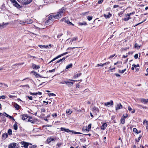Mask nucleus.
<instances>
[{"label": "nucleus", "mask_w": 148, "mask_h": 148, "mask_svg": "<svg viewBox=\"0 0 148 148\" xmlns=\"http://www.w3.org/2000/svg\"><path fill=\"white\" fill-rule=\"evenodd\" d=\"M65 11L64 9L63 8H62L57 14H53L50 15L49 17V19L46 21L45 22L46 25H47L48 23L50 21H53L55 19H58L60 18L64 14Z\"/></svg>", "instance_id": "nucleus-1"}, {"label": "nucleus", "mask_w": 148, "mask_h": 148, "mask_svg": "<svg viewBox=\"0 0 148 148\" xmlns=\"http://www.w3.org/2000/svg\"><path fill=\"white\" fill-rule=\"evenodd\" d=\"M65 11L64 9L63 8H62L57 14H53L50 15L49 17V19L46 21L45 22L46 25H47L48 23L50 21H53L55 19H58L60 18L64 14Z\"/></svg>", "instance_id": "nucleus-2"}, {"label": "nucleus", "mask_w": 148, "mask_h": 148, "mask_svg": "<svg viewBox=\"0 0 148 148\" xmlns=\"http://www.w3.org/2000/svg\"><path fill=\"white\" fill-rule=\"evenodd\" d=\"M21 144L22 145L21 146L22 147H24V148H28V146L29 145H32V144L27 143L24 141L21 142Z\"/></svg>", "instance_id": "nucleus-3"}, {"label": "nucleus", "mask_w": 148, "mask_h": 148, "mask_svg": "<svg viewBox=\"0 0 148 148\" xmlns=\"http://www.w3.org/2000/svg\"><path fill=\"white\" fill-rule=\"evenodd\" d=\"M19 2L23 5H27L32 1V0H19Z\"/></svg>", "instance_id": "nucleus-4"}, {"label": "nucleus", "mask_w": 148, "mask_h": 148, "mask_svg": "<svg viewBox=\"0 0 148 148\" xmlns=\"http://www.w3.org/2000/svg\"><path fill=\"white\" fill-rule=\"evenodd\" d=\"M60 83L62 84H66L69 87H71L73 86L74 82H70L69 81H63L60 82Z\"/></svg>", "instance_id": "nucleus-5"}, {"label": "nucleus", "mask_w": 148, "mask_h": 148, "mask_svg": "<svg viewBox=\"0 0 148 148\" xmlns=\"http://www.w3.org/2000/svg\"><path fill=\"white\" fill-rule=\"evenodd\" d=\"M113 101L112 100H111L109 102L104 103V105L106 106L109 107L111 105H113Z\"/></svg>", "instance_id": "nucleus-6"}, {"label": "nucleus", "mask_w": 148, "mask_h": 148, "mask_svg": "<svg viewBox=\"0 0 148 148\" xmlns=\"http://www.w3.org/2000/svg\"><path fill=\"white\" fill-rule=\"evenodd\" d=\"M18 145L16 143H13L10 144L8 146V148H15Z\"/></svg>", "instance_id": "nucleus-7"}, {"label": "nucleus", "mask_w": 148, "mask_h": 148, "mask_svg": "<svg viewBox=\"0 0 148 148\" xmlns=\"http://www.w3.org/2000/svg\"><path fill=\"white\" fill-rule=\"evenodd\" d=\"M60 130L62 131L65 132L67 133L71 132V131L69 129H66L65 128L62 127L60 129Z\"/></svg>", "instance_id": "nucleus-8"}, {"label": "nucleus", "mask_w": 148, "mask_h": 148, "mask_svg": "<svg viewBox=\"0 0 148 148\" xmlns=\"http://www.w3.org/2000/svg\"><path fill=\"white\" fill-rule=\"evenodd\" d=\"M55 140L54 138H52V137H49L47 138V143L50 144L52 141H54Z\"/></svg>", "instance_id": "nucleus-9"}, {"label": "nucleus", "mask_w": 148, "mask_h": 148, "mask_svg": "<svg viewBox=\"0 0 148 148\" xmlns=\"http://www.w3.org/2000/svg\"><path fill=\"white\" fill-rule=\"evenodd\" d=\"M31 73L33 74V75L35 76V77L36 78L39 77H41L40 75L37 73L36 72L34 71H32L31 72Z\"/></svg>", "instance_id": "nucleus-10"}, {"label": "nucleus", "mask_w": 148, "mask_h": 148, "mask_svg": "<svg viewBox=\"0 0 148 148\" xmlns=\"http://www.w3.org/2000/svg\"><path fill=\"white\" fill-rule=\"evenodd\" d=\"M128 110L132 113H134L135 112V110L134 108H132L130 106H128Z\"/></svg>", "instance_id": "nucleus-11"}, {"label": "nucleus", "mask_w": 148, "mask_h": 148, "mask_svg": "<svg viewBox=\"0 0 148 148\" xmlns=\"http://www.w3.org/2000/svg\"><path fill=\"white\" fill-rule=\"evenodd\" d=\"M32 67L34 69H38L40 68V66L39 65H36V64H32Z\"/></svg>", "instance_id": "nucleus-12"}, {"label": "nucleus", "mask_w": 148, "mask_h": 148, "mask_svg": "<svg viewBox=\"0 0 148 148\" xmlns=\"http://www.w3.org/2000/svg\"><path fill=\"white\" fill-rule=\"evenodd\" d=\"M122 108V106L120 103L118 104L117 106H116L115 107V109H116V110H117L119 109H121Z\"/></svg>", "instance_id": "nucleus-13"}, {"label": "nucleus", "mask_w": 148, "mask_h": 148, "mask_svg": "<svg viewBox=\"0 0 148 148\" xmlns=\"http://www.w3.org/2000/svg\"><path fill=\"white\" fill-rule=\"evenodd\" d=\"M12 3L14 6L17 7L18 8H20V5L17 3V2L15 0L14 1V2H13Z\"/></svg>", "instance_id": "nucleus-14"}, {"label": "nucleus", "mask_w": 148, "mask_h": 148, "mask_svg": "<svg viewBox=\"0 0 148 148\" xmlns=\"http://www.w3.org/2000/svg\"><path fill=\"white\" fill-rule=\"evenodd\" d=\"M27 114H23L20 116V117L21 119L23 120H26V119H27Z\"/></svg>", "instance_id": "nucleus-15"}, {"label": "nucleus", "mask_w": 148, "mask_h": 148, "mask_svg": "<svg viewBox=\"0 0 148 148\" xmlns=\"http://www.w3.org/2000/svg\"><path fill=\"white\" fill-rule=\"evenodd\" d=\"M8 136V134L6 133H5L3 134L2 136V138L3 139L5 140L7 138Z\"/></svg>", "instance_id": "nucleus-16"}, {"label": "nucleus", "mask_w": 148, "mask_h": 148, "mask_svg": "<svg viewBox=\"0 0 148 148\" xmlns=\"http://www.w3.org/2000/svg\"><path fill=\"white\" fill-rule=\"evenodd\" d=\"M125 17L124 18V20L126 21H128L129 19H130V17L129 15H128L127 14L125 16Z\"/></svg>", "instance_id": "nucleus-17"}, {"label": "nucleus", "mask_w": 148, "mask_h": 148, "mask_svg": "<svg viewBox=\"0 0 148 148\" xmlns=\"http://www.w3.org/2000/svg\"><path fill=\"white\" fill-rule=\"evenodd\" d=\"M141 101L144 104H146L148 103V99H141Z\"/></svg>", "instance_id": "nucleus-18"}, {"label": "nucleus", "mask_w": 148, "mask_h": 148, "mask_svg": "<svg viewBox=\"0 0 148 148\" xmlns=\"http://www.w3.org/2000/svg\"><path fill=\"white\" fill-rule=\"evenodd\" d=\"M9 24V23H3L2 25H1L0 24V28H3L4 27V26H5L6 25Z\"/></svg>", "instance_id": "nucleus-19"}, {"label": "nucleus", "mask_w": 148, "mask_h": 148, "mask_svg": "<svg viewBox=\"0 0 148 148\" xmlns=\"http://www.w3.org/2000/svg\"><path fill=\"white\" fill-rule=\"evenodd\" d=\"M3 114L4 116H5L9 118V119H14L13 118L12 116L9 115L6 113L4 112Z\"/></svg>", "instance_id": "nucleus-20"}, {"label": "nucleus", "mask_w": 148, "mask_h": 148, "mask_svg": "<svg viewBox=\"0 0 148 148\" xmlns=\"http://www.w3.org/2000/svg\"><path fill=\"white\" fill-rule=\"evenodd\" d=\"M107 126V124L106 123H103L102 126L101 127V128L102 130H105Z\"/></svg>", "instance_id": "nucleus-21"}, {"label": "nucleus", "mask_w": 148, "mask_h": 148, "mask_svg": "<svg viewBox=\"0 0 148 148\" xmlns=\"http://www.w3.org/2000/svg\"><path fill=\"white\" fill-rule=\"evenodd\" d=\"M112 15L110 13H109L108 15H106L105 14H103V16L106 18H109Z\"/></svg>", "instance_id": "nucleus-22"}, {"label": "nucleus", "mask_w": 148, "mask_h": 148, "mask_svg": "<svg viewBox=\"0 0 148 148\" xmlns=\"http://www.w3.org/2000/svg\"><path fill=\"white\" fill-rule=\"evenodd\" d=\"M82 132H89L87 129V128L86 126V127H84L82 129Z\"/></svg>", "instance_id": "nucleus-23"}, {"label": "nucleus", "mask_w": 148, "mask_h": 148, "mask_svg": "<svg viewBox=\"0 0 148 148\" xmlns=\"http://www.w3.org/2000/svg\"><path fill=\"white\" fill-rule=\"evenodd\" d=\"M82 75L81 73H79L78 74H77L73 76V78L74 79H75L76 78L78 77H79L80 76H81Z\"/></svg>", "instance_id": "nucleus-24"}, {"label": "nucleus", "mask_w": 148, "mask_h": 148, "mask_svg": "<svg viewBox=\"0 0 148 148\" xmlns=\"http://www.w3.org/2000/svg\"><path fill=\"white\" fill-rule=\"evenodd\" d=\"M14 106L15 108V109H16V110L19 109V108L20 107V106L18 104L16 103H15V104H14Z\"/></svg>", "instance_id": "nucleus-25"}, {"label": "nucleus", "mask_w": 148, "mask_h": 148, "mask_svg": "<svg viewBox=\"0 0 148 148\" xmlns=\"http://www.w3.org/2000/svg\"><path fill=\"white\" fill-rule=\"evenodd\" d=\"M73 64H70L67 65L66 68V69H69L71 68L72 67Z\"/></svg>", "instance_id": "nucleus-26"}, {"label": "nucleus", "mask_w": 148, "mask_h": 148, "mask_svg": "<svg viewBox=\"0 0 148 148\" xmlns=\"http://www.w3.org/2000/svg\"><path fill=\"white\" fill-rule=\"evenodd\" d=\"M111 66H110V67L109 68V69L108 71H110L111 72H112L113 71V70H115V67H114L113 68H111Z\"/></svg>", "instance_id": "nucleus-27"}, {"label": "nucleus", "mask_w": 148, "mask_h": 148, "mask_svg": "<svg viewBox=\"0 0 148 148\" xmlns=\"http://www.w3.org/2000/svg\"><path fill=\"white\" fill-rule=\"evenodd\" d=\"M78 25H87L86 23L85 22H84L82 23L79 22L78 23Z\"/></svg>", "instance_id": "nucleus-28"}, {"label": "nucleus", "mask_w": 148, "mask_h": 148, "mask_svg": "<svg viewBox=\"0 0 148 148\" xmlns=\"http://www.w3.org/2000/svg\"><path fill=\"white\" fill-rule=\"evenodd\" d=\"M33 22L32 20L30 19H28L26 21V23L28 24H31Z\"/></svg>", "instance_id": "nucleus-29"}, {"label": "nucleus", "mask_w": 148, "mask_h": 148, "mask_svg": "<svg viewBox=\"0 0 148 148\" xmlns=\"http://www.w3.org/2000/svg\"><path fill=\"white\" fill-rule=\"evenodd\" d=\"M146 123L147 125L146 126V128L147 130L148 131V121H147L146 120H145L143 121V123Z\"/></svg>", "instance_id": "nucleus-30"}, {"label": "nucleus", "mask_w": 148, "mask_h": 148, "mask_svg": "<svg viewBox=\"0 0 148 148\" xmlns=\"http://www.w3.org/2000/svg\"><path fill=\"white\" fill-rule=\"evenodd\" d=\"M92 109L93 110L97 111V112H99V109L95 106Z\"/></svg>", "instance_id": "nucleus-31"}, {"label": "nucleus", "mask_w": 148, "mask_h": 148, "mask_svg": "<svg viewBox=\"0 0 148 148\" xmlns=\"http://www.w3.org/2000/svg\"><path fill=\"white\" fill-rule=\"evenodd\" d=\"M121 123L122 124H124L125 123V119L124 118H122L121 119Z\"/></svg>", "instance_id": "nucleus-32"}, {"label": "nucleus", "mask_w": 148, "mask_h": 148, "mask_svg": "<svg viewBox=\"0 0 148 148\" xmlns=\"http://www.w3.org/2000/svg\"><path fill=\"white\" fill-rule=\"evenodd\" d=\"M126 70V69H125L123 70H119L118 72L119 73L123 74V73Z\"/></svg>", "instance_id": "nucleus-33"}, {"label": "nucleus", "mask_w": 148, "mask_h": 148, "mask_svg": "<svg viewBox=\"0 0 148 148\" xmlns=\"http://www.w3.org/2000/svg\"><path fill=\"white\" fill-rule=\"evenodd\" d=\"M8 134L11 135L12 134V130L11 129H9L8 131Z\"/></svg>", "instance_id": "nucleus-34"}, {"label": "nucleus", "mask_w": 148, "mask_h": 148, "mask_svg": "<svg viewBox=\"0 0 148 148\" xmlns=\"http://www.w3.org/2000/svg\"><path fill=\"white\" fill-rule=\"evenodd\" d=\"M39 47L41 48H47L48 47V46L47 45H39Z\"/></svg>", "instance_id": "nucleus-35"}, {"label": "nucleus", "mask_w": 148, "mask_h": 148, "mask_svg": "<svg viewBox=\"0 0 148 148\" xmlns=\"http://www.w3.org/2000/svg\"><path fill=\"white\" fill-rule=\"evenodd\" d=\"M77 39V37H75L71 39L70 40V42H71V44H72V42H73V41H76Z\"/></svg>", "instance_id": "nucleus-36"}, {"label": "nucleus", "mask_w": 148, "mask_h": 148, "mask_svg": "<svg viewBox=\"0 0 148 148\" xmlns=\"http://www.w3.org/2000/svg\"><path fill=\"white\" fill-rule=\"evenodd\" d=\"M140 46H139L136 43H135L134 45V47L136 48L137 49H139L140 48Z\"/></svg>", "instance_id": "nucleus-37"}, {"label": "nucleus", "mask_w": 148, "mask_h": 148, "mask_svg": "<svg viewBox=\"0 0 148 148\" xmlns=\"http://www.w3.org/2000/svg\"><path fill=\"white\" fill-rule=\"evenodd\" d=\"M66 113L68 114H71L72 113V111L70 110H67L66 111Z\"/></svg>", "instance_id": "nucleus-38"}, {"label": "nucleus", "mask_w": 148, "mask_h": 148, "mask_svg": "<svg viewBox=\"0 0 148 148\" xmlns=\"http://www.w3.org/2000/svg\"><path fill=\"white\" fill-rule=\"evenodd\" d=\"M62 56H63L62 55V54H61L60 55H59L58 56H57L56 57V58H53V60H55Z\"/></svg>", "instance_id": "nucleus-39"}, {"label": "nucleus", "mask_w": 148, "mask_h": 148, "mask_svg": "<svg viewBox=\"0 0 148 148\" xmlns=\"http://www.w3.org/2000/svg\"><path fill=\"white\" fill-rule=\"evenodd\" d=\"M142 137V135H139V137L138 138V139H136V140L137 142H139L140 139L141 138V137Z\"/></svg>", "instance_id": "nucleus-40"}, {"label": "nucleus", "mask_w": 148, "mask_h": 148, "mask_svg": "<svg viewBox=\"0 0 148 148\" xmlns=\"http://www.w3.org/2000/svg\"><path fill=\"white\" fill-rule=\"evenodd\" d=\"M71 132H72V133L73 134H82V133H81L80 132H75L74 131H71Z\"/></svg>", "instance_id": "nucleus-41"}, {"label": "nucleus", "mask_w": 148, "mask_h": 148, "mask_svg": "<svg viewBox=\"0 0 148 148\" xmlns=\"http://www.w3.org/2000/svg\"><path fill=\"white\" fill-rule=\"evenodd\" d=\"M91 124H89L88 125V127H87V129L89 131L90 130L91 128Z\"/></svg>", "instance_id": "nucleus-42"}, {"label": "nucleus", "mask_w": 148, "mask_h": 148, "mask_svg": "<svg viewBox=\"0 0 148 148\" xmlns=\"http://www.w3.org/2000/svg\"><path fill=\"white\" fill-rule=\"evenodd\" d=\"M14 128L15 130L17 129V125L16 124H14Z\"/></svg>", "instance_id": "nucleus-43"}, {"label": "nucleus", "mask_w": 148, "mask_h": 148, "mask_svg": "<svg viewBox=\"0 0 148 148\" xmlns=\"http://www.w3.org/2000/svg\"><path fill=\"white\" fill-rule=\"evenodd\" d=\"M21 87L22 88H24L25 87H27L28 88H29V86L28 85H21Z\"/></svg>", "instance_id": "nucleus-44"}, {"label": "nucleus", "mask_w": 148, "mask_h": 148, "mask_svg": "<svg viewBox=\"0 0 148 148\" xmlns=\"http://www.w3.org/2000/svg\"><path fill=\"white\" fill-rule=\"evenodd\" d=\"M31 146L29 147L30 148H35L37 147V146L36 145H31Z\"/></svg>", "instance_id": "nucleus-45"}, {"label": "nucleus", "mask_w": 148, "mask_h": 148, "mask_svg": "<svg viewBox=\"0 0 148 148\" xmlns=\"http://www.w3.org/2000/svg\"><path fill=\"white\" fill-rule=\"evenodd\" d=\"M87 19L89 21L91 20L92 19V16H88L87 17Z\"/></svg>", "instance_id": "nucleus-46"}, {"label": "nucleus", "mask_w": 148, "mask_h": 148, "mask_svg": "<svg viewBox=\"0 0 148 148\" xmlns=\"http://www.w3.org/2000/svg\"><path fill=\"white\" fill-rule=\"evenodd\" d=\"M139 66V64H138L136 65L135 64H133L132 65V66L134 67L135 68H136V67H138Z\"/></svg>", "instance_id": "nucleus-47"}, {"label": "nucleus", "mask_w": 148, "mask_h": 148, "mask_svg": "<svg viewBox=\"0 0 148 148\" xmlns=\"http://www.w3.org/2000/svg\"><path fill=\"white\" fill-rule=\"evenodd\" d=\"M138 107L139 108H140V107H142L144 109H147V107L145 106H142L139 105H138Z\"/></svg>", "instance_id": "nucleus-48"}, {"label": "nucleus", "mask_w": 148, "mask_h": 148, "mask_svg": "<svg viewBox=\"0 0 148 148\" xmlns=\"http://www.w3.org/2000/svg\"><path fill=\"white\" fill-rule=\"evenodd\" d=\"M133 132H134L135 133H137V132L138 131L136 128H134L133 129Z\"/></svg>", "instance_id": "nucleus-49"}, {"label": "nucleus", "mask_w": 148, "mask_h": 148, "mask_svg": "<svg viewBox=\"0 0 148 148\" xmlns=\"http://www.w3.org/2000/svg\"><path fill=\"white\" fill-rule=\"evenodd\" d=\"M25 23V22L24 21H20L19 22V23L20 24H22L23 25H24Z\"/></svg>", "instance_id": "nucleus-50"}, {"label": "nucleus", "mask_w": 148, "mask_h": 148, "mask_svg": "<svg viewBox=\"0 0 148 148\" xmlns=\"http://www.w3.org/2000/svg\"><path fill=\"white\" fill-rule=\"evenodd\" d=\"M5 98V97L4 95H3L2 96H0V99H4Z\"/></svg>", "instance_id": "nucleus-51"}, {"label": "nucleus", "mask_w": 148, "mask_h": 148, "mask_svg": "<svg viewBox=\"0 0 148 148\" xmlns=\"http://www.w3.org/2000/svg\"><path fill=\"white\" fill-rule=\"evenodd\" d=\"M48 95L49 96H56V95L54 93H49L48 94Z\"/></svg>", "instance_id": "nucleus-52"}, {"label": "nucleus", "mask_w": 148, "mask_h": 148, "mask_svg": "<svg viewBox=\"0 0 148 148\" xmlns=\"http://www.w3.org/2000/svg\"><path fill=\"white\" fill-rule=\"evenodd\" d=\"M55 71V69H54L52 70H49V73L53 72H54Z\"/></svg>", "instance_id": "nucleus-53"}, {"label": "nucleus", "mask_w": 148, "mask_h": 148, "mask_svg": "<svg viewBox=\"0 0 148 148\" xmlns=\"http://www.w3.org/2000/svg\"><path fill=\"white\" fill-rule=\"evenodd\" d=\"M65 59V57H64L62 59H60V60H60V62H62L63 61H64Z\"/></svg>", "instance_id": "nucleus-54"}, {"label": "nucleus", "mask_w": 148, "mask_h": 148, "mask_svg": "<svg viewBox=\"0 0 148 148\" xmlns=\"http://www.w3.org/2000/svg\"><path fill=\"white\" fill-rule=\"evenodd\" d=\"M42 93L40 92H37L36 93V95H41Z\"/></svg>", "instance_id": "nucleus-55"}, {"label": "nucleus", "mask_w": 148, "mask_h": 148, "mask_svg": "<svg viewBox=\"0 0 148 148\" xmlns=\"http://www.w3.org/2000/svg\"><path fill=\"white\" fill-rule=\"evenodd\" d=\"M52 116L54 117H56L57 116V114L56 113H54L52 114Z\"/></svg>", "instance_id": "nucleus-56"}, {"label": "nucleus", "mask_w": 148, "mask_h": 148, "mask_svg": "<svg viewBox=\"0 0 148 148\" xmlns=\"http://www.w3.org/2000/svg\"><path fill=\"white\" fill-rule=\"evenodd\" d=\"M27 97L30 100H32V97L31 96H27Z\"/></svg>", "instance_id": "nucleus-57"}, {"label": "nucleus", "mask_w": 148, "mask_h": 148, "mask_svg": "<svg viewBox=\"0 0 148 148\" xmlns=\"http://www.w3.org/2000/svg\"><path fill=\"white\" fill-rule=\"evenodd\" d=\"M138 55L137 54H136L135 55L134 57L135 59H136L138 58Z\"/></svg>", "instance_id": "nucleus-58"}, {"label": "nucleus", "mask_w": 148, "mask_h": 148, "mask_svg": "<svg viewBox=\"0 0 148 148\" xmlns=\"http://www.w3.org/2000/svg\"><path fill=\"white\" fill-rule=\"evenodd\" d=\"M27 122H31L32 123H33L34 122L32 120L30 119H28L27 120Z\"/></svg>", "instance_id": "nucleus-59"}, {"label": "nucleus", "mask_w": 148, "mask_h": 148, "mask_svg": "<svg viewBox=\"0 0 148 148\" xmlns=\"http://www.w3.org/2000/svg\"><path fill=\"white\" fill-rule=\"evenodd\" d=\"M103 1V0H100L98 1V3L99 4H101L102 3Z\"/></svg>", "instance_id": "nucleus-60"}, {"label": "nucleus", "mask_w": 148, "mask_h": 148, "mask_svg": "<svg viewBox=\"0 0 148 148\" xmlns=\"http://www.w3.org/2000/svg\"><path fill=\"white\" fill-rule=\"evenodd\" d=\"M45 109L44 108H42L41 109V112H45Z\"/></svg>", "instance_id": "nucleus-61"}, {"label": "nucleus", "mask_w": 148, "mask_h": 148, "mask_svg": "<svg viewBox=\"0 0 148 148\" xmlns=\"http://www.w3.org/2000/svg\"><path fill=\"white\" fill-rule=\"evenodd\" d=\"M62 34H59L57 36V38H59L60 37H61V36H62Z\"/></svg>", "instance_id": "nucleus-62"}, {"label": "nucleus", "mask_w": 148, "mask_h": 148, "mask_svg": "<svg viewBox=\"0 0 148 148\" xmlns=\"http://www.w3.org/2000/svg\"><path fill=\"white\" fill-rule=\"evenodd\" d=\"M115 56V54H114V55H112L110 56L109 58H112Z\"/></svg>", "instance_id": "nucleus-63"}, {"label": "nucleus", "mask_w": 148, "mask_h": 148, "mask_svg": "<svg viewBox=\"0 0 148 148\" xmlns=\"http://www.w3.org/2000/svg\"><path fill=\"white\" fill-rule=\"evenodd\" d=\"M27 118H29V119H32V117L31 116H29L27 114Z\"/></svg>", "instance_id": "nucleus-64"}]
</instances>
